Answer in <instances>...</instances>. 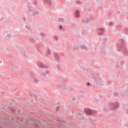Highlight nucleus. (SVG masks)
<instances>
[{
  "label": "nucleus",
  "instance_id": "obj_4",
  "mask_svg": "<svg viewBox=\"0 0 128 128\" xmlns=\"http://www.w3.org/2000/svg\"><path fill=\"white\" fill-rule=\"evenodd\" d=\"M58 110H60V106H58L56 107V112H58Z\"/></svg>",
  "mask_w": 128,
  "mask_h": 128
},
{
  "label": "nucleus",
  "instance_id": "obj_1",
  "mask_svg": "<svg viewBox=\"0 0 128 128\" xmlns=\"http://www.w3.org/2000/svg\"><path fill=\"white\" fill-rule=\"evenodd\" d=\"M104 32V28H100L98 30V34H102Z\"/></svg>",
  "mask_w": 128,
  "mask_h": 128
},
{
  "label": "nucleus",
  "instance_id": "obj_2",
  "mask_svg": "<svg viewBox=\"0 0 128 128\" xmlns=\"http://www.w3.org/2000/svg\"><path fill=\"white\" fill-rule=\"evenodd\" d=\"M85 112L88 114H92V110L89 108H86L85 110Z\"/></svg>",
  "mask_w": 128,
  "mask_h": 128
},
{
  "label": "nucleus",
  "instance_id": "obj_3",
  "mask_svg": "<svg viewBox=\"0 0 128 128\" xmlns=\"http://www.w3.org/2000/svg\"><path fill=\"white\" fill-rule=\"evenodd\" d=\"M75 16L76 18H80V11L78 10L76 12Z\"/></svg>",
  "mask_w": 128,
  "mask_h": 128
}]
</instances>
